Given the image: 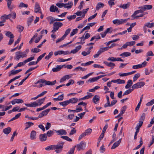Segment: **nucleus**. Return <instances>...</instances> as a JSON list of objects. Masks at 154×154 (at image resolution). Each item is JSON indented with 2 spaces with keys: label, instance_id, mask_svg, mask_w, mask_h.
<instances>
[{
  "label": "nucleus",
  "instance_id": "nucleus-1",
  "mask_svg": "<svg viewBox=\"0 0 154 154\" xmlns=\"http://www.w3.org/2000/svg\"><path fill=\"white\" fill-rule=\"evenodd\" d=\"M64 143V142L60 141L57 145H54L55 149L56 150L55 152L57 153H59L61 152Z\"/></svg>",
  "mask_w": 154,
  "mask_h": 154
},
{
  "label": "nucleus",
  "instance_id": "nucleus-2",
  "mask_svg": "<svg viewBox=\"0 0 154 154\" xmlns=\"http://www.w3.org/2000/svg\"><path fill=\"white\" fill-rule=\"evenodd\" d=\"M73 5L72 2H69L68 3L64 4L63 3H57L56 5L59 8L64 7L65 8L70 9Z\"/></svg>",
  "mask_w": 154,
  "mask_h": 154
},
{
  "label": "nucleus",
  "instance_id": "nucleus-3",
  "mask_svg": "<svg viewBox=\"0 0 154 154\" xmlns=\"http://www.w3.org/2000/svg\"><path fill=\"white\" fill-rule=\"evenodd\" d=\"M63 24L62 23L59 22H56L53 24V29L51 31V32L53 33H54L60 27L63 26Z\"/></svg>",
  "mask_w": 154,
  "mask_h": 154
},
{
  "label": "nucleus",
  "instance_id": "nucleus-4",
  "mask_svg": "<svg viewBox=\"0 0 154 154\" xmlns=\"http://www.w3.org/2000/svg\"><path fill=\"white\" fill-rule=\"evenodd\" d=\"M86 143L85 142L81 141L79 144H78L76 146L77 150L78 151L81 150H83L86 147Z\"/></svg>",
  "mask_w": 154,
  "mask_h": 154
},
{
  "label": "nucleus",
  "instance_id": "nucleus-5",
  "mask_svg": "<svg viewBox=\"0 0 154 154\" xmlns=\"http://www.w3.org/2000/svg\"><path fill=\"white\" fill-rule=\"evenodd\" d=\"M129 19V18L125 19H116L114 20L112 22L115 24L119 25L126 23Z\"/></svg>",
  "mask_w": 154,
  "mask_h": 154
},
{
  "label": "nucleus",
  "instance_id": "nucleus-6",
  "mask_svg": "<svg viewBox=\"0 0 154 154\" xmlns=\"http://www.w3.org/2000/svg\"><path fill=\"white\" fill-rule=\"evenodd\" d=\"M145 84V83L143 82H139L133 85L131 88H134V89H137L140 88L144 86Z\"/></svg>",
  "mask_w": 154,
  "mask_h": 154
},
{
  "label": "nucleus",
  "instance_id": "nucleus-7",
  "mask_svg": "<svg viewBox=\"0 0 154 154\" xmlns=\"http://www.w3.org/2000/svg\"><path fill=\"white\" fill-rule=\"evenodd\" d=\"M47 19L48 20L50 21L49 23L50 24H51L55 21H61L63 20L64 19H60L59 18H55L52 17L50 16L47 18Z\"/></svg>",
  "mask_w": 154,
  "mask_h": 154
},
{
  "label": "nucleus",
  "instance_id": "nucleus-8",
  "mask_svg": "<svg viewBox=\"0 0 154 154\" xmlns=\"http://www.w3.org/2000/svg\"><path fill=\"white\" fill-rule=\"evenodd\" d=\"M56 82V80H54L53 82H50V81H48L43 79L42 83L45 84V85H54Z\"/></svg>",
  "mask_w": 154,
  "mask_h": 154
},
{
  "label": "nucleus",
  "instance_id": "nucleus-9",
  "mask_svg": "<svg viewBox=\"0 0 154 154\" xmlns=\"http://www.w3.org/2000/svg\"><path fill=\"white\" fill-rule=\"evenodd\" d=\"M154 26V23H150L149 22H147L146 23L143 27V29L144 30L145 32H146V27H147L149 28H151L153 27Z\"/></svg>",
  "mask_w": 154,
  "mask_h": 154
},
{
  "label": "nucleus",
  "instance_id": "nucleus-10",
  "mask_svg": "<svg viewBox=\"0 0 154 154\" xmlns=\"http://www.w3.org/2000/svg\"><path fill=\"white\" fill-rule=\"evenodd\" d=\"M24 102L23 100L21 99H15L12 100L11 103L12 105H14L16 103H23Z\"/></svg>",
  "mask_w": 154,
  "mask_h": 154
},
{
  "label": "nucleus",
  "instance_id": "nucleus-11",
  "mask_svg": "<svg viewBox=\"0 0 154 154\" xmlns=\"http://www.w3.org/2000/svg\"><path fill=\"white\" fill-rule=\"evenodd\" d=\"M135 43V42L134 41L130 42H127L125 43V44L123 45L122 47L124 48H127V47L128 46H132L134 45Z\"/></svg>",
  "mask_w": 154,
  "mask_h": 154
},
{
  "label": "nucleus",
  "instance_id": "nucleus-12",
  "mask_svg": "<svg viewBox=\"0 0 154 154\" xmlns=\"http://www.w3.org/2000/svg\"><path fill=\"white\" fill-rule=\"evenodd\" d=\"M25 105L28 107H35L38 106L37 103L35 102H33L30 103H25Z\"/></svg>",
  "mask_w": 154,
  "mask_h": 154
},
{
  "label": "nucleus",
  "instance_id": "nucleus-13",
  "mask_svg": "<svg viewBox=\"0 0 154 154\" xmlns=\"http://www.w3.org/2000/svg\"><path fill=\"white\" fill-rule=\"evenodd\" d=\"M65 65H57L56 67L53 68L52 69V71L53 72H57L59 71Z\"/></svg>",
  "mask_w": 154,
  "mask_h": 154
},
{
  "label": "nucleus",
  "instance_id": "nucleus-14",
  "mask_svg": "<svg viewBox=\"0 0 154 154\" xmlns=\"http://www.w3.org/2000/svg\"><path fill=\"white\" fill-rule=\"evenodd\" d=\"M72 74L70 75H66L63 76L60 80V82H62L65 81L66 79H68L71 78Z\"/></svg>",
  "mask_w": 154,
  "mask_h": 154
},
{
  "label": "nucleus",
  "instance_id": "nucleus-15",
  "mask_svg": "<svg viewBox=\"0 0 154 154\" xmlns=\"http://www.w3.org/2000/svg\"><path fill=\"white\" fill-rule=\"evenodd\" d=\"M56 132L58 135H62L66 134V131L63 129H60L58 131L55 130Z\"/></svg>",
  "mask_w": 154,
  "mask_h": 154
},
{
  "label": "nucleus",
  "instance_id": "nucleus-16",
  "mask_svg": "<svg viewBox=\"0 0 154 154\" xmlns=\"http://www.w3.org/2000/svg\"><path fill=\"white\" fill-rule=\"evenodd\" d=\"M103 63L107 66L111 67L110 69H112L115 66V63L112 62H108L105 61L103 62Z\"/></svg>",
  "mask_w": 154,
  "mask_h": 154
},
{
  "label": "nucleus",
  "instance_id": "nucleus-17",
  "mask_svg": "<svg viewBox=\"0 0 154 154\" xmlns=\"http://www.w3.org/2000/svg\"><path fill=\"white\" fill-rule=\"evenodd\" d=\"M50 11L51 12H59V11L58 10V8L56 6H54L53 5H52L50 7Z\"/></svg>",
  "mask_w": 154,
  "mask_h": 154
},
{
  "label": "nucleus",
  "instance_id": "nucleus-18",
  "mask_svg": "<svg viewBox=\"0 0 154 154\" xmlns=\"http://www.w3.org/2000/svg\"><path fill=\"white\" fill-rule=\"evenodd\" d=\"M47 136L45 134H41L39 136V138L41 141H45L47 140Z\"/></svg>",
  "mask_w": 154,
  "mask_h": 154
},
{
  "label": "nucleus",
  "instance_id": "nucleus-19",
  "mask_svg": "<svg viewBox=\"0 0 154 154\" xmlns=\"http://www.w3.org/2000/svg\"><path fill=\"white\" fill-rule=\"evenodd\" d=\"M121 138L119 139V140L114 143L112 146L111 149H114L119 146L121 142Z\"/></svg>",
  "mask_w": 154,
  "mask_h": 154
},
{
  "label": "nucleus",
  "instance_id": "nucleus-20",
  "mask_svg": "<svg viewBox=\"0 0 154 154\" xmlns=\"http://www.w3.org/2000/svg\"><path fill=\"white\" fill-rule=\"evenodd\" d=\"M41 10L40 7L39 6V4L36 2L35 4V13H41L40 11Z\"/></svg>",
  "mask_w": 154,
  "mask_h": 154
},
{
  "label": "nucleus",
  "instance_id": "nucleus-21",
  "mask_svg": "<svg viewBox=\"0 0 154 154\" xmlns=\"http://www.w3.org/2000/svg\"><path fill=\"white\" fill-rule=\"evenodd\" d=\"M22 70V69H19L16 70H12L9 73V76H10L11 75L16 74L21 72Z\"/></svg>",
  "mask_w": 154,
  "mask_h": 154
},
{
  "label": "nucleus",
  "instance_id": "nucleus-22",
  "mask_svg": "<svg viewBox=\"0 0 154 154\" xmlns=\"http://www.w3.org/2000/svg\"><path fill=\"white\" fill-rule=\"evenodd\" d=\"M100 100V97L99 95H95L93 97L92 101L95 104L97 103V102Z\"/></svg>",
  "mask_w": 154,
  "mask_h": 154
},
{
  "label": "nucleus",
  "instance_id": "nucleus-23",
  "mask_svg": "<svg viewBox=\"0 0 154 154\" xmlns=\"http://www.w3.org/2000/svg\"><path fill=\"white\" fill-rule=\"evenodd\" d=\"M87 93L88 94L87 95H86L82 98L79 99V100H84L85 99H88L91 97L93 96L92 94L91 93L88 92Z\"/></svg>",
  "mask_w": 154,
  "mask_h": 154
},
{
  "label": "nucleus",
  "instance_id": "nucleus-24",
  "mask_svg": "<svg viewBox=\"0 0 154 154\" xmlns=\"http://www.w3.org/2000/svg\"><path fill=\"white\" fill-rule=\"evenodd\" d=\"M11 129L10 127H8L3 129V132L6 134H8L11 131Z\"/></svg>",
  "mask_w": 154,
  "mask_h": 154
},
{
  "label": "nucleus",
  "instance_id": "nucleus-25",
  "mask_svg": "<svg viewBox=\"0 0 154 154\" xmlns=\"http://www.w3.org/2000/svg\"><path fill=\"white\" fill-rule=\"evenodd\" d=\"M126 108V106H123L121 110V111L120 113L118 115V116L119 117L122 116L125 112Z\"/></svg>",
  "mask_w": 154,
  "mask_h": 154
},
{
  "label": "nucleus",
  "instance_id": "nucleus-26",
  "mask_svg": "<svg viewBox=\"0 0 154 154\" xmlns=\"http://www.w3.org/2000/svg\"><path fill=\"white\" fill-rule=\"evenodd\" d=\"M130 4V2H128L126 4H125L123 5H120L119 7L120 8H122L124 9H125L129 8Z\"/></svg>",
  "mask_w": 154,
  "mask_h": 154
},
{
  "label": "nucleus",
  "instance_id": "nucleus-27",
  "mask_svg": "<svg viewBox=\"0 0 154 154\" xmlns=\"http://www.w3.org/2000/svg\"><path fill=\"white\" fill-rule=\"evenodd\" d=\"M36 132L35 131H32L30 134V138L31 140H34L36 138Z\"/></svg>",
  "mask_w": 154,
  "mask_h": 154
},
{
  "label": "nucleus",
  "instance_id": "nucleus-28",
  "mask_svg": "<svg viewBox=\"0 0 154 154\" xmlns=\"http://www.w3.org/2000/svg\"><path fill=\"white\" fill-rule=\"evenodd\" d=\"M132 81L131 80H129L127 82V85L125 86V88L126 89L129 88L132 85Z\"/></svg>",
  "mask_w": 154,
  "mask_h": 154
},
{
  "label": "nucleus",
  "instance_id": "nucleus-29",
  "mask_svg": "<svg viewBox=\"0 0 154 154\" xmlns=\"http://www.w3.org/2000/svg\"><path fill=\"white\" fill-rule=\"evenodd\" d=\"M108 33H110V29L107 28L106 30L104 32H102L100 33L101 35L102 38H104L106 36V34Z\"/></svg>",
  "mask_w": 154,
  "mask_h": 154
},
{
  "label": "nucleus",
  "instance_id": "nucleus-30",
  "mask_svg": "<svg viewBox=\"0 0 154 154\" xmlns=\"http://www.w3.org/2000/svg\"><path fill=\"white\" fill-rule=\"evenodd\" d=\"M69 103L73 104L76 103L78 102V99L75 97L69 99Z\"/></svg>",
  "mask_w": 154,
  "mask_h": 154
},
{
  "label": "nucleus",
  "instance_id": "nucleus-31",
  "mask_svg": "<svg viewBox=\"0 0 154 154\" xmlns=\"http://www.w3.org/2000/svg\"><path fill=\"white\" fill-rule=\"evenodd\" d=\"M63 94L59 96L57 98H54L53 99V100L54 101H61L63 100Z\"/></svg>",
  "mask_w": 154,
  "mask_h": 154
},
{
  "label": "nucleus",
  "instance_id": "nucleus-32",
  "mask_svg": "<svg viewBox=\"0 0 154 154\" xmlns=\"http://www.w3.org/2000/svg\"><path fill=\"white\" fill-rule=\"evenodd\" d=\"M69 103V100L65 101L59 103L60 105L62 106H63L65 107Z\"/></svg>",
  "mask_w": 154,
  "mask_h": 154
},
{
  "label": "nucleus",
  "instance_id": "nucleus-33",
  "mask_svg": "<svg viewBox=\"0 0 154 154\" xmlns=\"http://www.w3.org/2000/svg\"><path fill=\"white\" fill-rule=\"evenodd\" d=\"M46 97H45L44 98L41 99H38L37 100L38 103V106H40L44 102L45 100V99Z\"/></svg>",
  "mask_w": 154,
  "mask_h": 154
},
{
  "label": "nucleus",
  "instance_id": "nucleus-34",
  "mask_svg": "<svg viewBox=\"0 0 154 154\" xmlns=\"http://www.w3.org/2000/svg\"><path fill=\"white\" fill-rule=\"evenodd\" d=\"M134 88H132L131 89H129L126 91L123 94V96H124L128 94L131 93L134 90Z\"/></svg>",
  "mask_w": 154,
  "mask_h": 154
},
{
  "label": "nucleus",
  "instance_id": "nucleus-35",
  "mask_svg": "<svg viewBox=\"0 0 154 154\" xmlns=\"http://www.w3.org/2000/svg\"><path fill=\"white\" fill-rule=\"evenodd\" d=\"M71 31V29L68 28L67 29L64 35L61 38H65L67 35Z\"/></svg>",
  "mask_w": 154,
  "mask_h": 154
},
{
  "label": "nucleus",
  "instance_id": "nucleus-36",
  "mask_svg": "<svg viewBox=\"0 0 154 154\" xmlns=\"http://www.w3.org/2000/svg\"><path fill=\"white\" fill-rule=\"evenodd\" d=\"M16 56L14 58V59L17 60H19L20 58H22V56H21L20 53V51L16 52Z\"/></svg>",
  "mask_w": 154,
  "mask_h": 154
},
{
  "label": "nucleus",
  "instance_id": "nucleus-37",
  "mask_svg": "<svg viewBox=\"0 0 154 154\" xmlns=\"http://www.w3.org/2000/svg\"><path fill=\"white\" fill-rule=\"evenodd\" d=\"M72 58L71 57L70 58H68L66 59H63L62 58H59L57 60V61L59 62L67 61L71 60L72 59Z\"/></svg>",
  "mask_w": 154,
  "mask_h": 154
},
{
  "label": "nucleus",
  "instance_id": "nucleus-38",
  "mask_svg": "<svg viewBox=\"0 0 154 154\" xmlns=\"http://www.w3.org/2000/svg\"><path fill=\"white\" fill-rule=\"evenodd\" d=\"M145 116L146 114L145 113H143L142 114L141 116L140 119L139 121V122H141V123L143 124V121H144L145 119Z\"/></svg>",
  "mask_w": 154,
  "mask_h": 154
},
{
  "label": "nucleus",
  "instance_id": "nucleus-39",
  "mask_svg": "<svg viewBox=\"0 0 154 154\" xmlns=\"http://www.w3.org/2000/svg\"><path fill=\"white\" fill-rule=\"evenodd\" d=\"M5 35L10 38H13L14 37L13 34L11 32L9 31L5 33Z\"/></svg>",
  "mask_w": 154,
  "mask_h": 154
},
{
  "label": "nucleus",
  "instance_id": "nucleus-40",
  "mask_svg": "<svg viewBox=\"0 0 154 154\" xmlns=\"http://www.w3.org/2000/svg\"><path fill=\"white\" fill-rule=\"evenodd\" d=\"M45 149L46 150L49 151L50 150H55L54 148V145H51L48 146L45 148Z\"/></svg>",
  "mask_w": 154,
  "mask_h": 154
},
{
  "label": "nucleus",
  "instance_id": "nucleus-41",
  "mask_svg": "<svg viewBox=\"0 0 154 154\" xmlns=\"http://www.w3.org/2000/svg\"><path fill=\"white\" fill-rule=\"evenodd\" d=\"M54 134V132L53 131H48L46 134V136L48 137H50L53 136Z\"/></svg>",
  "mask_w": 154,
  "mask_h": 154
},
{
  "label": "nucleus",
  "instance_id": "nucleus-42",
  "mask_svg": "<svg viewBox=\"0 0 154 154\" xmlns=\"http://www.w3.org/2000/svg\"><path fill=\"white\" fill-rule=\"evenodd\" d=\"M104 4L103 3L101 2H99L97 5L96 10H98L101 8H103L104 6Z\"/></svg>",
  "mask_w": 154,
  "mask_h": 154
},
{
  "label": "nucleus",
  "instance_id": "nucleus-43",
  "mask_svg": "<svg viewBox=\"0 0 154 154\" xmlns=\"http://www.w3.org/2000/svg\"><path fill=\"white\" fill-rule=\"evenodd\" d=\"M98 80V78L97 77H94L91 78H90L87 81V82H93L97 81Z\"/></svg>",
  "mask_w": 154,
  "mask_h": 154
},
{
  "label": "nucleus",
  "instance_id": "nucleus-44",
  "mask_svg": "<svg viewBox=\"0 0 154 154\" xmlns=\"http://www.w3.org/2000/svg\"><path fill=\"white\" fill-rule=\"evenodd\" d=\"M131 54L130 52H124L120 55V56H125L127 57L131 55Z\"/></svg>",
  "mask_w": 154,
  "mask_h": 154
},
{
  "label": "nucleus",
  "instance_id": "nucleus-45",
  "mask_svg": "<svg viewBox=\"0 0 154 154\" xmlns=\"http://www.w3.org/2000/svg\"><path fill=\"white\" fill-rule=\"evenodd\" d=\"M109 50V48L108 47H104V48H101L99 51L100 52V53L101 54V53L104 52V51H107Z\"/></svg>",
  "mask_w": 154,
  "mask_h": 154
},
{
  "label": "nucleus",
  "instance_id": "nucleus-46",
  "mask_svg": "<svg viewBox=\"0 0 154 154\" xmlns=\"http://www.w3.org/2000/svg\"><path fill=\"white\" fill-rule=\"evenodd\" d=\"M46 54V53H44L42 55L40 56L37 58V59L36 61V63H38V62L42 58H43Z\"/></svg>",
  "mask_w": 154,
  "mask_h": 154
},
{
  "label": "nucleus",
  "instance_id": "nucleus-47",
  "mask_svg": "<svg viewBox=\"0 0 154 154\" xmlns=\"http://www.w3.org/2000/svg\"><path fill=\"white\" fill-rule=\"evenodd\" d=\"M11 16L12 14H9L8 15L5 14L2 16L1 17V18H3L4 19H8L10 18L11 17Z\"/></svg>",
  "mask_w": 154,
  "mask_h": 154
},
{
  "label": "nucleus",
  "instance_id": "nucleus-48",
  "mask_svg": "<svg viewBox=\"0 0 154 154\" xmlns=\"http://www.w3.org/2000/svg\"><path fill=\"white\" fill-rule=\"evenodd\" d=\"M143 13L142 10L140 9L138 10L135 11L134 13V14L132 15L131 17H134L136 14H138L139 13Z\"/></svg>",
  "mask_w": 154,
  "mask_h": 154
},
{
  "label": "nucleus",
  "instance_id": "nucleus-49",
  "mask_svg": "<svg viewBox=\"0 0 154 154\" xmlns=\"http://www.w3.org/2000/svg\"><path fill=\"white\" fill-rule=\"evenodd\" d=\"M31 73H29L28 75L25 78L23 79L19 83V85H22L23 82L29 77V76L31 74Z\"/></svg>",
  "mask_w": 154,
  "mask_h": 154
},
{
  "label": "nucleus",
  "instance_id": "nucleus-50",
  "mask_svg": "<svg viewBox=\"0 0 154 154\" xmlns=\"http://www.w3.org/2000/svg\"><path fill=\"white\" fill-rule=\"evenodd\" d=\"M90 35L88 33H85L84 35L82 37L79 38H88L90 37Z\"/></svg>",
  "mask_w": 154,
  "mask_h": 154
},
{
  "label": "nucleus",
  "instance_id": "nucleus-51",
  "mask_svg": "<svg viewBox=\"0 0 154 154\" xmlns=\"http://www.w3.org/2000/svg\"><path fill=\"white\" fill-rule=\"evenodd\" d=\"M92 129L91 128H88L84 132L85 134V135H88L91 134L92 132Z\"/></svg>",
  "mask_w": 154,
  "mask_h": 154
},
{
  "label": "nucleus",
  "instance_id": "nucleus-52",
  "mask_svg": "<svg viewBox=\"0 0 154 154\" xmlns=\"http://www.w3.org/2000/svg\"><path fill=\"white\" fill-rule=\"evenodd\" d=\"M53 52L51 51L50 52L48 56H46L45 57V59L47 60H49L51 57L53 55Z\"/></svg>",
  "mask_w": 154,
  "mask_h": 154
},
{
  "label": "nucleus",
  "instance_id": "nucleus-53",
  "mask_svg": "<svg viewBox=\"0 0 154 154\" xmlns=\"http://www.w3.org/2000/svg\"><path fill=\"white\" fill-rule=\"evenodd\" d=\"M127 32V31L126 30L122 32H119L118 33H116L114 35H112L111 37H116L118 35H122L123 34H125Z\"/></svg>",
  "mask_w": 154,
  "mask_h": 154
},
{
  "label": "nucleus",
  "instance_id": "nucleus-54",
  "mask_svg": "<svg viewBox=\"0 0 154 154\" xmlns=\"http://www.w3.org/2000/svg\"><path fill=\"white\" fill-rule=\"evenodd\" d=\"M140 76V75L139 73H138L135 74L133 78V81L135 82L136 81Z\"/></svg>",
  "mask_w": 154,
  "mask_h": 154
},
{
  "label": "nucleus",
  "instance_id": "nucleus-55",
  "mask_svg": "<svg viewBox=\"0 0 154 154\" xmlns=\"http://www.w3.org/2000/svg\"><path fill=\"white\" fill-rule=\"evenodd\" d=\"M78 29H73L72 32L70 33V37H71V36L74 35L76 33L78 32Z\"/></svg>",
  "mask_w": 154,
  "mask_h": 154
},
{
  "label": "nucleus",
  "instance_id": "nucleus-56",
  "mask_svg": "<svg viewBox=\"0 0 154 154\" xmlns=\"http://www.w3.org/2000/svg\"><path fill=\"white\" fill-rule=\"evenodd\" d=\"M17 28L18 29V31L19 32H21L22 31L23 29H24V27L23 26H21L20 25H18L17 26Z\"/></svg>",
  "mask_w": 154,
  "mask_h": 154
},
{
  "label": "nucleus",
  "instance_id": "nucleus-57",
  "mask_svg": "<svg viewBox=\"0 0 154 154\" xmlns=\"http://www.w3.org/2000/svg\"><path fill=\"white\" fill-rule=\"evenodd\" d=\"M142 124H143L139 122L138 124L137 125L136 127V131L138 132H139L140 128L142 126Z\"/></svg>",
  "mask_w": 154,
  "mask_h": 154
},
{
  "label": "nucleus",
  "instance_id": "nucleus-58",
  "mask_svg": "<svg viewBox=\"0 0 154 154\" xmlns=\"http://www.w3.org/2000/svg\"><path fill=\"white\" fill-rule=\"evenodd\" d=\"M76 146H75L72 148L68 152L67 154H74V151Z\"/></svg>",
  "mask_w": 154,
  "mask_h": 154
},
{
  "label": "nucleus",
  "instance_id": "nucleus-59",
  "mask_svg": "<svg viewBox=\"0 0 154 154\" xmlns=\"http://www.w3.org/2000/svg\"><path fill=\"white\" fill-rule=\"evenodd\" d=\"M33 20V17L31 16L29 17L28 19V21H27V24L29 26L30 25L31 23L32 22Z\"/></svg>",
  "mask_w": 154,
  "mask_h": 154
},
{
  "label": "nucleus",
  "instance_id": "nucleus-60",
  "mask_svg": "<svg viewBox=\"0 0 154 154\" xmlns=\"http://www.w3.org/2000/svg\"><path fill=\"white\" fill-rule=\"evenodd\" d=\"M142 67H143L142 65L139 64L133 66H132V68L134 69H138L139 68H141Z\"/></svg>",
  "mask_w": 154,
  "mask_h": 154
},
{
  "label": "nucleus",
  "instance_id": "nucleus-61",
  "mask_svg": "<svg viewBox=\"0 0 154 154\" xmlns=\"http://www.w3.org/2000/svg\"><path fill=\"white\" fill-rule=\"evenodd\" d=\"M91 51L89 50H88L87 52L84 51L82 52V54L84 56H85L88 55H89Z\"/></svg>",
  "mask_w": 154,
  "mask_h": 154
},
{
  "label": "nucleus",
  "instance_id": "nucleus-62",
  "mask_svg": "<svg viewBox=\"0 0 154 154\" xmlns=\"http://www.w3.org/2000/svg\"><path fill=\"white\" fill-rule=\"evenodd\" d=\"M40 51V50L37 48H35L32 49L31 51L34 53H37L39 52Z\"/></svg>",
  "mask_w": 154,
  "mask_h": 154
},
{
  "label": "nucleus",
  "instance_id": "nucleus-63",
  "mask_svg": "<svg viewBox=\"0 0 154 154\" xmlns=\"http://www.w3.org/2000/svg\"><path fill=\"white\" fill-rule=\"evenodd\" d=\"M154 54L153 53L152 51H148L146 54V57H148L149 56H153Z\"/></svg>",
  "mask_w": 154,
  "mask_h": 154
},
{
  "label": "nucleus",
  "instance_id": "nucleus-64",
  "mask_svg": "<svg viewBox=\"0 0 154 154\" xmlns=\"http://www.w3.org/2000/svg\"><path fill=\"white\" fill-rule=\"evenodd\" d=\"M154 103V99L151 100L149 102L147 103L146 105L147 106H151Z\"/></svg>",
  "mask_w": 154,
  "mask_h": 154
}]
</instances>
